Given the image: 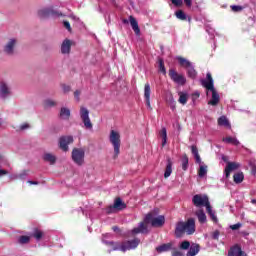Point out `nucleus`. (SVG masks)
Segmentation results:
<instances>
[{"label": "nucleus", "instance_id": "nucleus-9", "mask_svg": "<svg viewBox=\"0 0 256 256\" xmlns=\"http://www.w3.org/2000/svg\"><path fill=\"white\" fill-rule=\"evenodd\" d=\"M192 203L195 207H209L211 203H209V197L203 194H196L192 198Z\"/></svg>", "mask_w": 256, "mask_h": 256}, {"label": "nucleus", "instance_id": "nucleus-57", "mask_svg": "<svg viewBox=\"0 0 256 256\" xmlns=\"http://www.w3.org/2000/svg\"><path fill=\"white\" fill-rule=\"evenodd\" d=\"M65 117V108H61L60 118L63 119Z\"/></svg>", "mask_w": 256, "mask_h": 256}, {"label": "nucleus", "instance_id": "nucleus-48", "mask_svg": "<svg viewBox=\"0 0 256 256\" xmlns=\"http://www.w3.org/2000/svg\"><path fill=\"white\" fill-rule=\"evenodd\" d=\"M191 151L194 156L199 155V150L197 149V146H191Z\"/></svg>", "mask_w": 256, "mask_h": 256}, {"label": "nucleus", "instance_id": "nucleus-2", "mask_svg": "<svg viewBox=\"0 0 256 256\" xmlns=\"http://www.w3.org/2000/svg\"><path fill=\"white\" fill-rule=\"evenodd\" d=\"M202 85L206 89V95L208 97V105H211L212 107H217L219 105V102L221 101V97L219 96V92L215 89V86L213 85V77L211 76V73L206 74V79L201 80Z\"/></svg>", "mask_w": 256, "mask_h": 256}, {"label": "nucleus", "instance_id": "nucleus-8", "mask_svg": "<svg viewBox=\"0 0 256 256\" xmlns=\"http://www.w3.org/2000/svg\"><path fill=\"white\" fill-rule=\"evenodd\" d=\"M123 209H127V204L121 198H116L114 204L106 208V213L111 215V213H117V211H123Z\"/></svg>", "mask_w": 256, "mask_h": 256}, {"label": "nucleus", "instance_id": "nucleus-40", "mask_svg": "<svg viewBox=\"0 0 256 256\" xmlns=\"http://www.w3.org/2000/svg\"><path fill=\"white\" fill-rule=\"evenodd\" d=\"M59 147L62 151H65V136H61L59 139Z\"/></svg>", "mask_w": 256, "mask_h": 256}, {"label": "nucleus", "instance_id": "nucleus-18", "mask_svg": "<svg viewBox=\"0 0 256 256\" xmlns=\"http://www.w3.org/2000/svg\"><path fill=\"white\" fill-rule=\"evenodd\" d=\"M129 22L130 25L136 35H141V29L139 28V23L137 22V19L133 16H129Z\"/></svg>", "mask_w": 256, "mask_h": 256}, {"label": "nucleus", "instance_id": "nucleus-30", "mask_svg": "<svg viewBox=\"0 0 256 256\" xmlns=\"http://www.w3.org/2000/svg\"><path fill=\"white\" fill-rule=\"evenodd\" d=\"M43 231L39 230V229H35L34 233L31 234V237H34V239H36V241H41V239H43Z\"/></svg>", "mask_w": 256, "mask_h": 256}, {"label": "nucleus", "instance_id": "nucleus-39", "mask_svg": "<svg viewBox=\"0 0 256 256\" xmlns=\"http://www.w3.org/2000/svg\"><path fill=\"white\" fill-rule=\"evenodd\" d=\"M29 175V170H23L22 172L18 173L19 179L22 181Z\"/></svg>", "mask_w": 256, "mask_h": 256}, {"label": "nucleus", "instance_id": "nucleus-17", "mask_svg": "<svg viewBox=\"0 0 256 256\" xmlns=\"http://www.w3.org/2000/svg\"><path fill=\"white\" fill-rule=\"evenodd\" d=\"M228 256H247V254L241 250V247L236 245L230 248Z\"/></svg>", "mask_w": 256, "mask_h": 256}, {"label": "nucleus", "instance_id": "nucleus-50", "mask_svg": "<svg viewBox=\"0 0 256 256\" xmlns=\"http://www.w3.org/2000/svg\"><path fill=\"white\" fill-rule=\"evenodd\" d=\"M4 175H9V171L2 169L0 166V177H3Z\"/></svg>", "mask_w": 256, "mask_h": 256}, {"label": "nucleus", "instance_id": "nucleus-7", "mask_svg": "<svg viewBox=\"0 0 256 256\" xmlns=\"http://www.w3.org/2000/svg\"><path fill=\"white\" fill-rule=\"evenodd\" d=\"M72 161L78 167H83V165H85V149L74 148L72 150Z\"/></svg>", "mask_w": 256, "mask_h": 256}, {"label": "nucleus", "instance_id": "nucleus-37", "mask_svg": "<svg viewBox=\"0 0 256 256\" xmlns=\"http://www.w3.org/2000/svg\"><path fill=\"white\" fill-rule=\"evenodd\" d=\"M189 165V158L187 156H184L182 159V169L183 171H187V167Z\"/></svg>", "mask_w": 256, "mask_h": 256}, {"label": "nucleus", "instance_id": "nucleus-49", "mask_svg": "<svg viewBox=\"0 0 256 256\" xmlns=\"http://www.w3.org/2000/svg\"><path fill=\"white\" fill-rule=\"evenodd\" d=\"M186 7L191 8L193 5V0H184Z\"/></svg>", "mask_w": 256, "mask_h": 256}, {"label": "nucleus", "instance_id": "nucleus-47", "mask_svg": "<svg viewBox=\"0 0 256 256\" xmlns=\"http://www.w3.org/2000/svg\"><path fill=\"white\" fill-rule=\"evenodd\" d=\"M65 29H67L69 33H73V29L71 28L69 21H65Z\"/></svg>", "mask_w": 256, "mask_h": 256}, {"label": "nucleus", "instance_id": "nucleus-24", "mask_svg": "<svg viewBox=\"0 0 256 256\" xmlns=\"http://www.w3.org/2000/svg\"><path fill=\"white\" fill-rule=\"evenodd\" d=\"M222 141L224 143H228L230 145H234L235 147H238V145H240L239 140H237V138L231 137V136L223 138Z\"/></svg>", "mask_w": 256, "mask_h": 256}, {"label": "nucleus", "instance_id": "nucleus-23", "mask_svg": "<svg viewBox=\"0 0 256 256\" xmlns=\"http://www.w3.org/2000/svg\"><path fill=\"white\" fill-rule=\"evenodd\" d=\"M178 95V103H180L181 105H187V101H189V94L185 92H178Z\"/></svg>", "mask_w": 256, "mask_h": 256}, {"label": "nucleus", "instance_id": "nucleus-11", "mask_svg": "<svg viewBox=\"0 0 256 256\" xmlns=\"http://www.w3.org/2000/svg\"><path fill=\"white\" fill-rule=\"evenodd\" d=\"M11 96V86H9V83L5 81L0 82V99L2 101H6V99H9Z\"/></svg>", "mask_w": 256, "mask_h": 256}, {"label": "nucleus", "instance_id": "nucleus-12", "mask_svg": "<svg viewBox=\"0 0 256 256\" xmlns=\"http://www.w3.org/2000/svg\"><path fill=\"white\" fill-rule=\"evenodd\" d=\"M15 47H17V39L10 38L3 47L5 55H14Z\"/></svg>", "mask_w": 256, "mask_h": 256}, {"label": "nucleus", "instance_id": "nucleus-54", "mask_svg": "<svg viewBox=\"0 0 256 256\" xmlns=\"http://www.w3.org/2000/svg\"><path fill=\"white\" fill-rule=\"evenodd\" d=\"M80 95H81V91L76 90V91L74 92V97H75L76 101H79V96H80Z\"/></svg>", "mask_w": 256, "mask_h": 256}, {"label": "nucleus", "instance_id": "nucleus-15", "mask_svg": "<svg viewBox=\"0 0 256 256\" xmlns=\"http://www.w3.org/2000/svg\"><path fill=\"white\" fill-rule=\"evenodd\" d=\"M239 167H240L239 163L228 162V164L224 170L226 178H229V176L231 175V171H236V169H239Z\"/></svg>", "mask_w": 256, "mask_h": 256}, {"label": "nucleus", "instance_id": "nucleus-1", "mask_svg": "<svg viewBox=\"0 0 256 256\" xmlns=\"http://www.w3.org/2000/svg\"><path fill=\"white\" fill-rule=\"evenodd\" d=\"M149 223H151L152 227H163L165 225V216L160 215L156 217L155 213H148L144 221L140 222L138 227L131 230V235H139V233L147 235L149 233Z\"/></svg>", "mask_w": 256, "mask_h": 256}, {"label": "nucleus", "instance_id": "nucleus-45", "mask_svg": "<svg viewBox=\"0 0 256 256\" xmlns=\"http://www.w3.org/2000/svg\"><path fill=\"white\" fill-rule=\"evenodd\" d=\"M232 11H234L235 13H239V11H243V7L242 6H237V5H233L231 6Z\"/></svg>", "mask_w": 256, "mask_h": 256}, {"label": "nucleus", "instance_id": "nucleus-6", "mask_svg": "<svg viewBox=\"0 0 256 256\" xmlns=\"http://www.w3.org/2000/svg\"><path fill=\"white\" fill-rule=\"evenodd\" d=\"M109 140L111 145L114 147V159L119 157L121 153V134L118 131L111 130Z\"/></svg>", "mask_w": 256, "mask_h": 256}, {"label": "nucleus", "instance_id": "nucleus-10", "mask_svg": "<svg viewBox=\"0 0 256 256\" xmlns=\"http://www.w3.org/2000/svg\"><path fill=\"white\" fill-rule=\"evenodd\" d=\"M80 118L82 120V123L84 124V127H86V129H93L91 118H89V109H87L86 107H81Z\"/></svg>", "mask_w": 256, "mask_h": 256}, {"label": "nucleus", "instance_id": "nucleus-46", "mask_svg": "<svg viewBox=\"0 0 256 256\" xmlns=\"http://www.w3.org/2000/svg\"><path fill=\"white\" fill-rule=\"evenodd\" d=\"M172 4L176 7H182L183 6V0H171Z\"/></svg>", "mask_w": 256, "mask_h": 256}, {"label": "nucleus", "instance_id": "nucleus-32", "mask_svg": "<svg viewBox=\"0 0 256 256\" xmlns=\"http://www.w3.org/2000/svg\"><path fill=\"white\" fill-rule=\"evenodd\" d=\"M160 135L162 137V147H165V145H167V129L162 128L160 131Z\"/></svg>", "mask_w": 256, "mask_h": 256}, {"label": "nucleus", "instance_id": "nucleus-21", "mask_svg": "<svg viewBox=\"0 0 256 256\" xmlns=\"http://www.w3.org/2000/svg\"><path fill=\"white\" fill-rule=\"evenodd\" d=\"M196 217H198L199 223H207V215H205V212L203 209L197 210L195 212Z\"/></svg>", "mask_w": 256, "mask_h": 256}, {"label": "nucleus", "instance_id": "nucleus-13", "mask_svg": "<svg viewBox=\"0 0 256 256\" xmlns=\"http://www.w3.org/2000/svg\"><path fill=\"white\" fill-rule=\"evenodd\" d=\"M169 77L174 81V83H177L178 85H185L187 83V79H185V76L177 73L174 69L169 70Z\"/></svg>", "mask_w": 256, "mask_h": 256}, {"label": "nucleus", "instance_id": "nucleus-20", "mask_svg": "<svg viewBox=\"0 0 256 256\" xmlns=\"http://www.w3.org/2000/svg\"><path fill=\"white\" fill-rule=\"evenodd\" d=\"M200 246L199 244H192L187 252L186 256H195L199 253Z\"/></svg>", "mask_w": 256, "mask_h": 256}, {"label": "nucleus", "instance_id": "nucleus-58", "mask_svg": "<svg viewBox=\"0 0 256 256\" xmlns=\"http://www.w3.org/2000/svg\"><path fill=\"white\" fill-rule=\"evenodd\" d=\"M172 256H183V253H181L180 251H174L172 253Z\"/></svg>", "mask_w": 256, "mask_h": 256}, {"label": "nucleus", "instance_id": "nucleus-3", "mask_svg": "<svg viewBox=\"0 0 256 256\" xmlns=\"http://www.w3.org/2000/svg\"><path fill=\"white\" fill-rule=\"evenodd\" d=\"M103 243H105V245H108V247H111V250H109V253H111V251H122L123 253H125V251H131V249H137V247H139V243H141V240H139V238H135L134 240L126 241L122 243L103 240Z\"/></svg>", "mask_w": 256, "mask_h": 256}, {"label": "nucleus", "instance_id": "nucleus-42", "mask_svg": "<svg viewBox=\"0 0 256 256\" xmlns=\"http://www.w3.org/2000/svg\"><path fill=\"white\" fill-rule=\"evenodd\" d=\"M27 129H31V125H29V123H23L19 126L20 131H27Z\"/></svg>", "mask_w": 256, "mask_h": 256}, {"label": "nucleus", "instance_id": "nucleus-61", "mask_svg": "<svg viewBox=\"0 0 256 256\" xmlns=\"http://www.w3.org/2000/svg\"><path fill=\"white\" fill-rule=\"evenodd\" d=\"M252 174L256 177V166L252 167Z\"/></svg>", "mask_w": 256, "mask_h": 256}, {"label": "nucleus", "instance_id": "nucleus-51", "mask_svg": "<svg viewBox=\"0 0 256 256\" xmlns=\"http://www.w3.org/2000/svg\"><path fill=\"white\" fill-rule=\"evenodd\" d=\"M7 162V158L5 157V155L0 153V164L1 163H6Z\"/></svg>", "mask_w": 256, "mask_h": 256}, {"label": "nucleus", "instance_id": "nucleus-5", "mask_svg": "<svg viewBox=\"0 0 256 256\" xmlns=\"http://www.w3.org/2000/svg\"><path fill=\"white\" fill-rule=\"evenodd\" d=\"M183 233L187 235H193L195 233V219L189 218L187 222H178L176 224L175 235L176 237H181Z\"/></svg>", "mask_w": 256, "mask_h": 256}, {"label": "nucleus", "instance_id": "nucleus-19", "mask_svg": "<svg viewBox=\"0 0 256 256\" xmlns=\"http://www.w3.org/2000/svg\"><path fill=\"white\" fill-rule=\"evenodd\" d=\"M173 249V243H166L158 246L156 248L157 253H166L167 251H171Z\"/></svg>", "mask_w": 256, "mask_h": 256}, {"label": "nucleus", "instance_id": "nucleus-14", "mask_svg": "<svg viewBox=\"0 0 256 256\" xmlns=\"http://www.w3.org/2000/svg\"><path fill=\"white\" fill-rule=\"evenodd\" d=\"M144 99L148 108H151V85L146 83L144 86Z\"/></svg>", "mask_w": 256, "mask_h": 256}, {"label": "nucleus", "instance_id": "nucleus-53", "mask_svg": "<svg viewBox=\"0 0 256 256\" xmlns=\"http://www.w3.org/2000/svg\"><path fill=\"white\" fill-rule=\"evenodd\" d=\"M212 238L213 239H219V230H216V231L213 232Z\"/></svg>", "mask_w": 256, "mask_h": 256}, {"label": "nucleus", "instance_id": "nucleus-56", "mask_svg": "<svg viewBox=\"0 0 256 256\" xmlns=\"http://www.w3.org/2000/svg\"><path fill=\"white\" fill-rule=\"evenodd\" d=\"M61 53L62 55H65V41H63L61 44Z\"/></svg>", "mask_w": 256, "mask_h": 256}, {"label": "nucleus", "instance_id": "nucleus-38", "mask_svg": "<svg viewBox=\"0 0 256 256\" xmlns=\"http://www.w3.org/2000/svg\"><path fill=\"white\" fill-rule=\"evenodd\" d=\"M189 247H191V243L189 241H183L180 244V249L187 251V249H189Z\"/></svg>", "mask_w": 256, "mask_h": 256}, {"label": "nucleus", "instance_id": "nucleus-33", "mask_svg": "<svg viewBox=\"0 0 256 256\" xmlns=\"http://www.w3.org/2000/svg\"><path fill=\"white\" fill-rule=\"evenodd\" d=\"M175 15L177 19H180V21H185L187 19V14L183 12V10H178L175 12Z\"/></svg>", "mask_w": 256, "mask_h": 256}, {"label": "nucleus", "instance_id": "nucleus-64", "mask_svg": "<svg viewBox=\"0 0 256 256\" xmlns=\"http://www.w3.org/2000/svg\"><path fill=\"white\" fill-rule=\"evenodd\" d=\"M69 17V19H73V20H75L76 19V17L75 16H68Z\"/></svg>", "mask_w": 256, "mask_h": 256}, {"label": "nucleus", "instance_id": "nucleus-59", "mask_svg": "<svg viewBox=\"0 0 256 256\" xmlns=\"http://www.w3.org/2000/svg\"><path fill=\"white\" fill-rule=\"evenodd\" d=\"M194 157L196 159V163H201V156H199V154H196Z\"/></svg>", "mask_w": 256, "mask_h": 256}, {"label": "nucleus", "instance_id": "nucleus-41", "mask_svg": "<svg viewBox=\"0 0 256 256\" xmlns=\"http://www.w3.org/2000/svg\"><path fill=\"white\" fill-rule=\"evenodd\" d=\"M73 143V136H66L65 138V151H67V145H71Z\"/></svg>", "mask_w": 256, "mask_h": 256}, {"label": "nucleus", "instance_id": "nucleus-16", "mask_svg": "<svg viewBox=\"0 0 256 256\" xmlns=\"http://www.w3.org/2000/svg\"><path fill=\"white\" fill-rule=\"evenodd\" d=\"M42 159L45 161V163H49V165H55L57 162V157L49 152L44 153Z\"/></svg>", "mask_w": 256, "mask_h": 256}, {"label": "nucleus", "instance_id": "nucleus-44", "mask_svg": "<svg viewBox=\"0 0 256 256\" xmlns=\"http://www.w3.org/2000/svg\"><path fill=\"white\" fill-rule=\"evenodd\" d=\"M241 227H243V224L237 223V224L231 225L230 229H232V231H237V229H241Z\"/></svg>", "mask_w": 256, "mask_h": 256}, {"label": "nucleus", "instance_id": "nucleus-25", "mask_svg": "<svg viewBox=\"0 0 256 256\" xmlns=\"http://www.w3.org/2000/svg\"><path fill=\"white\" fill-rule=\"evenodd\" d=\"M218 125L221 127H227L228 129H231V124L229 123V120L225 116H221L218 119Z\"/></svg>", "mask_w": 256, "mask_h": 256}, {"label": "nucleus", "instance_id": "nucleus-55", "mask_svg": "<svg viewBox=\"0 0 256 256\" xmlns=\"http://www.w3.org/2000/svg\"><path fill=\"white\" fill-rule=\"evenodd\" d=\"M10 179H11V181H15V180L19 179V174L10 175Z\"/></svg>", "mask_w": 256, "mask_h": 256}, {"label": "nucleus", "instance_id": "nucleus-43", "mask_svg": "<svg viewBox=\"0 0 256 256\" xmlns=\"http://www.w3.org/2000/svg\"><path fill=\"white\" fill-rule=\"evenodd\" d=\"M159 70L161 71V73H163L165 75V73H167V71L165 70V64L163 63V60H159Z\"/></svg>", "mask_w": 256, "mask_h": 256}, {"label": "nucleus", "instance_id": "nucleus-34", "mask_svg": "<svg viewBox=\"0 0 256 256\" xmlns=\"http://www.w3.org/2000/svg\"><path fill=\"white\" fill-rule=\"evenodd\" d=\"M29 241H31V236H20L18 239V243H20V245H27Z\"/></svg>", "mask_w": 256, "mask_h": 256}, {"label": "nucleus", "instance_id": "nucleus-62", "mask_svg": "<svg viewBox=\"0 0 256 256\" xmlns=\"http://www.w3.org/2000/svg\"><path fill=\"white\" fill-rule=\"evenodd\" d=\"M5 125V121L0 118V127H3Z\"/></svg>", "mask_w": 256, "mask_h": 256}, {"label": "nucleus", "instance_id": "nucleus-27", "mask_svg": "<svg viewBox=\"0 0 256 256\" xmlns=\"http://www.w3.org/2000/svg\"><path fill=\"white\" fill-rule=\"evenodd\" d=\"M177 61H179V64L181 65V67H185L186 69H188L189 67H191L193 64H191V62L181 56L177 57Z\"/></svg>", "mask_w": 256, "mask_h": 256}, {"label": "nucleus", "instance_id": "nucleus-63", "mask_svg": "<svg viewBox=\"0 0 256 256\" xmlns=\"http://www.w3.org/2000/svg\"><path fill=\"white\" fill-rule=\"evenodd\" d=\"M112 229H113V231H119V227H117V226H114Z\"/></svg>", "mask_w": 256, "mask_h": 256}, {"label": "nucleus", "instance_id": "nucleus-52", "mask_svg": "<svg viewBox=\"0 0 256 256\" xmlns=\"http://www.w3.org/2000/svg\"><path fill=\"white\" fill-rule=\"evenodd\" d=\"M71 117V110H69V109H65V118H66V120L68 119V118H70Z\"/></svg>", "mask_w": 256, "mask_h": 256}, {"label": "nucleus", "instance_id": "nucleus-35", "mask_svg": "<svg viewBox=\"0 0 256 256\" xmlns=\"http://www.w3.org/2000/svg\"><path fill=\"white\" fill-rule=\"evenodd\" d=\"M205 175H207V165H200L198 170V176L205 177Z\"/></svg>", "mask_w": 256, "mask_h": 256}, {"label": "nucleus", "instance_id": "nucleus-28", "mask_svg": "<svg viewBox=\"0 0 256 256\" xmlns=\"http://www.w3.org/2000/svg\"><path fill=\"white\" fill-rule=\"evenodd\" d=\"M76 43L73 40L66 39L65 40V53L69 55L71 53V47H75Z\"/></svg>", "mask_w": 256, "mask_h": 256}, {"label": "nucleus", "instance_id": "nucleus-22", "mask_svg": "<svg viewBox=\"0 0 256 256\" xmlns=\"http://www.w3.org/2000/svg\"><path fill=\"white\" fill-rule=\"evenodd\" d=\"M172 173H173V162H171V159H168V163L166 165V169L164 172L165 179H167L168 177H171Z\"/></svg>", "mask_w": 256, "mask_h": 256}, {"label": "nucleus", "instance_id": "nucleus-26", "mask_svg": "<svg viewBox=\"0 0 256 256\" xmlns=\"http://www.w3.org/2000/svg\"><path fill=\"white\" fill-rule=\"evenodd\" d=\"M57 105V102H55L53 99H45L43 101V107L44 109H51L52 107H55Z\"/></svg>", "mask_w": 256, "mask_h": 256}, {"label": "nucleus", "instance_id": "nucleus-36", "mask_svg": "<svg viewBox=\"0 0 256 256\" xmlns=\"http://www.w3.org/2000/svg\"><path fill=\"white\" fill-rule=\"evenodd\" d=\"M243 179H245V176L243 175L242 172L234 174V182L243 183Z\"/></svg>", "mask_w": 256, "mask_h": 256}, {"label": "nucleus", "instance_id": "nucleus-4", "mask_svg": "<svg viewBox=\"0 0 256 256\" xmlns=\"http://www.w3.org/2000/svg\"><path fill=\"white\" fill-rule=\"evenodd\" d=\"M38 17L40 19H47L49 17H53L54 19H61V23L65 25V15L63 14V11L59 9V5L51 6L50 8H42L38 10Z\"/></svg>", "mask_w": 256, "mask_h": 256}, {"label": "nucleus", "instance_id": "nucleus-31", "mask_svg": "<svg viewBox=\"0 0 256 256\" xmlns=\"http://www.w3.org/2000/svg\"><path fill=\"white\" fill-rule=\"evenodd\" d=\"M208 215L214 221V223H217V215L215 214V211L211 208V204L206 208Z\"/></svg>", "mask_w": 256, "mask_h": 256}, {"label": "nucleus", "instance_id": "nucleus-60", "mask_svg": "<svg viewBox=\"0 0 256 256\" xmlns=\"http://www.w3.org/2000/svg\"><path fill=\"white\" fill-rule=\"evenodd\" d=\"M28 183H29V185H39V182H37V181L28 180Z\"/></svg>", "mask_w": 256, "mask_h": 256}, {"label": "nucleus", "instance_id": "nucleus-29", "mask_svg": "<svg viewBox=\"0 0 256 256\" xmlns=\"http://www.w3.org/2000/svg\"><path fill=\"white\" fill-rule=\"evenodd\" d=\"M187 74L190 79H195L197 77V71L193 67V64L187 68Z\"/></svg>", "mask_w": 256, "mask_h": 256}]
</instances>
